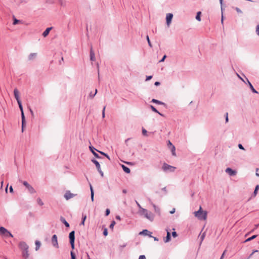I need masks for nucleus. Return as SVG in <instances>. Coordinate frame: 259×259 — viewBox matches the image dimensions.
I'll list each match as a JSON object with an SVG mask.
<instances>
[{"label": "nucleus", "instance_id": "nucleus-1", "mask_svg": "<svg viewBox=\"0 0 259 259\" xmlns=\"http://www.w3.org/2000/svg\"><path fill=\"white\" fill-rule=\"evenodd\" d=\"M141 215H144L145 218L151 222L154 220L155 215L152 212L145 208L141 209V212L139 213Z\"/></svg>", "mask_w": 259, "mask_h": 259}, {"label": "nucleus", "instance_id": "nucleus-2", "mask_svg": "<svg viewBox=\"0 0 259 259\" xmlns=\"http://www.w3.org/2000/svg\"><path fill=\"white\" fill-rule=\"evenodd\" d=\"M195 217L200 220H205L207 218V212L205 211H203L202 207L200 206L198 211L194 212Z\"/></svg>", "mask_w": 259, "mask_h": 259}, {"label": "nucleus", "instance_id": "nucleus-3", "mask_svg": "<svg viewBox=\"0 0 259 259\" xmlns=\"http://www.w3.org/2000/svg\"><path fill=\"white\" fill-rule=\"evenodd\" d=\"M0 235L5 238L13 237L11 233L3 227H0Z\"/></svg>", "mask_w": 259, "mask_h": 259}, {"label": "nucleus", "instance_id": "nucleus-4", "mask_svg": "<svg viewBox=\"0 0 259 259\" xmlns=\"http://www.w3.org/2000/svg\"><path fill=\"white\" fill-rule=\"evenodd\" d=\"M162 169L164 172H174L176 169V167L173 166L168 165L166 163H164L162 166Z\"/></svg>", "mask_w": 259, "mask_h": 259}, {"label": "nucleus", "instance_id": "nucleus-5", "mask_svg": "<svg viewBox=\"0 0 259 259\" xmlns=\"http://www.w3.org/2000/svg\"><path fill=\"white\" fill-rule=\"evenodd\" d=\"M69 238L70 243L72 249L74 248V240H75V232L74 231H71L69 234Z\"/></svg>", "mask_w": 259, "mask_h": 259}, {"label": "nucleus", "instance_id": "nucleus-6", "mask_svg": "<svg viewBox=\"0 0 259 259\" xmlns=\"http://www.w3.org/2000/svg\"><path fill=\"white\" fill-rule=\"evenodd\" d=\"M92 161L95 164L97 168V170L98 171H99V172L101 174V176H103V172L102 171V169H101V166H100V163H99V162L96 160V159H92Z\"/></svg>", "mask_w": 259, "mask_h": 259}, {"label": "nucleus", "instance_id": "nucleus-7", "mask_svg": "<svg viewBox=\"0 0 259 259\" xmlns=\"http://www.w3.org/2000/svg\"><path fill=\"white\" fill-rule=\"evenodd\" d=\"M225 172L230 176H234L237 174V171L230 167H228L225 169Z\"/></svg>", "mask_w": 259, "mask_h": 259}, {"label": "nucleus", "instance_id": "nucleus-8", "mask_svg": "<svg viewBox=\"0 0 259 259\" xmlns=\"http://www.w3.org/2000/svg\"><path fill=\"white\" fill-rule=\"evenodd\" d=\"M75 196V195L71 193L70 191H67L64 195V197L66 200H68L74 197Z\"/></svg>", "mask_w": 259, "mask_h": 259}, {"label": "nucleus", "instance_id": "nucleus-9", "mask_svg": "<svg viewBox=\"0 0 259 259\" xmlns=\"http://www.w3.org/2000/svg\"><path fill=\"white\" fill-rule=\"evenodd\" d=\"M52 245L54 247H55L56 248H58L59 247V245H58V240H57V237L56 235H54L52 236Z\"/></svg>", "mask_w": 259, "mask_h": 259}, {"label": "nucleus", "instance_id": "nucleus-10", "mask_svg": "<svg viewBox=\"0 0 259 259\" xmlns=\"http://www.w3.org/2000/svg\"><path fill=\"white\" fill-rule=\"evenodd\" d=\"M172 17H173V14L171 13H168L166 15V21L167 25L168 26H169L170 24L171 23Z\"/></svg>", "mask_w": 259, "mask_h": 259}, {"label": "nucleus", "instance_id": "nucleus-11", "mask_svg": "<svg viewBox=\"0 0 259 259\" xmlns=\"http://www.w3.org/2000/svg\"><path fill=\"white\" fill-rule=\"evenodd\" d=\"M19 247L22 251L28 250L29 248L28 245L24 242H21L19 243Z\"/></svg>", "mask_w": 259, "mask_h": 259}, {"label": "nucleus", "instance_id": "nucleus-12", "mask_svg": "<svg viewBox=\"0 0 259 259\" xmlns=\"http://www.w3.org/2000/svg\"><path fill=\"white\" fill-rule=\"evenodd\" d=\"M151 204L153 207L155 213L156 214H157V215H160V208L153 203H152Z\"/></svg>", "mask_w": 259, "mask_h": 259}, {"label": "nucleus", "instance_id": "nucleus-13", "mask_svg": "<svg viewBox=\"0 0 259 259\" xmlns=\"http://www.w3.org/2000/svg\"><path fill=\"white\" fill-rule=\"evenodd\" d=\"M152 233L149 231L148 230H143L142 231L140 232L139 233L140 235H147L149 236L150 237H152V236L151 235Z\"/></svg>", "mask_w": 259, "mask_h": 259}, {"label": "nucleus", "instance_id": "nucleus-14", "mask_svg": "<svg viewBox=\"0 0 259 259\" xmlns=\"http://www.w3.org/2000/svg\"><path fill=\"white\" fill-rule=\"evenodd\" d=\"M14 94L15 99H16L18 103L20 102L21 101L20 100L19 95V91L17 89H14Z\"/></svg>", "mask_w": 259, "mask_h": 259}, {"label": "nucleus", "instance_id": "nucleus-15", "mask_svg": "<svg viewBox=\"0 0 259 259\" xmlns=\"http://www.w3.org/2000/svg\"><path fill=\"white\" fill-rule=\"evenodd\" d=\"M258 190H259V185H257L255 187L254 192L252 193V194L251 195L250 198L255 197V196H256V195L257 194Z\"/></svg>", "mask_w": 259, "mask_h": 259}, {"label": "nucleus", "instance_id": "nucleus-16", "mask_svg": "<svg viewBox=\"0 0 259 259\" xmlns=\"http://www.w3.org/2000/svg\"><path fill=\"white\" fill-rule=\"evenodd\" d=\"M90 59L92 61H94L95 60V55L92 47H91L90 50Z\"/></svg>", "mask_w": 259, "mask_h": 259}, {"label": "nucleus", "instance_id": "nucleus-17", "mask_svg": "<svg viewBox=\"0 0 259 259\" xmlns=\"http://www.w3.org/2000/svg\"><path fill=\"white\" fill-rule=\"evenodd\" d=\"M246 80L247 81L248 84L249 85V87L250 89V90L252 91V92L254 93L258 94V92L254 89L252 84L250 83V82L248 80L247 78H246Z\"/></svg>", "mask_w": 259, "mask_h": 259}, {"label": "nucleus", "instance_id": "nucleus-18", "mask_svg": "<svg viewBox=\"0 0 259 259\" xmlns=\"http://www.w3.org/2000/svg\"><path fill=\"white\" fill-rule=\"evenodd\" d=\"M89 148H90V150L91 151V152L93 153V154H94V155L95 157H96L97 158H99V155H98L97 153H96V152H95V150L97 151V149H95L94 147H93V146H90V147H89Z\"/></svg>", "mask_w": 259, "mask_h": 259}, {"label": "nucleus", "instance_id": "nucleus-19", "mask_svg": "<svg viewBox=\"0 0 259 259\" xmlns=\"http://www.w3.org/2000/svg\"><path fill=\"white\" fill-rule=\"evenodd\" d=\"M22 117V132H23L24 131V127L25 125V114H21Z\"/></svg>", "mask_w": 259, "mask_h": 259}, {"label": "nucleus", "instance_id": "nucleus-20", "mask_svg": "<svg viewBox=\"0 0 259 259\" xmlns=\"http://www.w3.org/2000/svg\"><path fill=\"white\" fill-rule=\"evenodd\" d=\"M52 29V27H48L47 28L45 31L44 32L42 33V36L44 37H46L48 36V35L49 34L50 30Z\"/></svg>", "mask_w": 259, "mask_h": 259}, {"label": "nucleus", "instance_id": "nucleus-21", "mask_svg": "<svg viewBox=\"0 0 259 259\" xmlns=\"http://www.w3.org/2000/svg\"><path fill=\"white\" fill-rule=\"evenodd\" d=\"M170 233L168 231H167V234L166 237L164 239V241L165 243L168 242L170 240Z\"/></svg>", "mask_w": 259, "mask_h": 259}, {"label": "nucleus", "instance_id": "nucleus-22", "mask_svg": "<svg viewBox=\"0 0 259 259\" xmlns=\"http://www.w3.org/2000/svg\"><path fill=\"white\" fill-rule=\"evenodd\" d=\"M27 189L30 194H34L36 192L35 189L30 185L27 188Z\"/></svg>", "mask_w": 259, "mask_h": 259}, {"label": "nucleus", "instance_id": "nucleus-23", "mask_svg": "<svg viewBox=\"0 0 259 259\" xmlns=\"http://www.w3.org/2000/svg\"><path fill=\"white\" fill-rule=\"evenodd\" d=\"M37 57V53H31L29 54L28 56V60H32L36 58Z\"/></svg>", "mask_w": 259, "mask_h": 259}, {"label": "nucleus", "instance_id": "nucleus-24", "mask_svg": "<svg viewBox=\"0 0 259 259\" xmlns=\"http://www.w3.org/2000/svg\"><path fill=\"white\" fill-rule=\"evenodd\" d=\"M22 255L25 258V259H28L29 255L28 253V250L22 251Z\"/></svg>", "mask_w": 259, "mask_h": 259}, {"label": "nucleus", "instance_id": "nucleus-25", "mask_svg": "<svg viewBox=\"0 0 259 259\" xmlns=\"http://www.w3.org/2000/svg\"><path fill=\"white\" fill-rule=\"evenodd\" d=\"M90 190H91V200H92V201H93L94 198V192L93 187L91 184H90Z\"/></svg>", "mask_w": 259, "mask_h": 259}, {"label": "nucleus", "instance_id": "nucleus-26", "mask_svg": "<svg viewBox=\"0 0 259 259\" xmlns=\"http://www.w3.org/2000/svg\"><path fill=\"white\" fill-rule=\"evenodd\" d=\"M121 167L125 172L127 174L130 173L131 170L128 167L125 166L124 165H122Z\"/></svg>", "mask_w": 259, "mask_h": 259}, {"label": "nucleus", "instance_id": "nucleus-27", "mask_svg": "<svg viewBox=\"0 0 259 259\" xmlns=\"http://www.w3.org/2000/svg\"><path fill=\"white\" fill-rule=\"evenodd\" d=\"M35 250L37 251L39 249L40 245H41V243L40 241L36 240L35 242Z\"/></svg>", "mask_w": 259, "mask_h": 259}, {"label": "nucleus", "instance_id": "nucleus-28", "mask_svg": "<svg viewBox=\"0 0 259 259\" xmlns=\"http://www.w3.org/2000/svg\"><path fill=\"white\" fill-rule=\"evenodd\" d=\"M171 152L172 155L173 156H176V148L175 146H172V147H169V148Z\"/></svg>", "mask_w": 259, "mask_h": 259}, {"label": "nucleus", "instance_id": "nucleus-29", "mask_svg": "<svg viewBox=\"0 0 259 259\" xmlns=\"http://www.w3.org/2000/svg\"><path fill=\"white\" fill-rule=\"evenodd\" d=\"M61 222L65 225L66 227H69V223L65 220V219L62 217L61 218Z\"/></svg>", "mask_w": 259, "mask_h": 259}, {"label": "nucleus", "instance_id": "nucleus-30", "mask_svg": "<svg viewBox=\"0 0 259 259\" xmlns=\"http://www.w3.org/2000/svg\"><path fill=\"white\" fill-rule=\"evenodd\" d=\"M36 201L37 204L40 206H42L44 204L43 201L40 198H37L36 199Z\"/></svg>", "mask_w": 259, "mask_h": 259}, {"label": "nucleus", "instance_id": "nucleus-31", "mask_svg": "<svg viewBox=\"0 0 259 259\" xmlns=\"http://www.w3.org/2000/svg\"><path fill=\"white\" fill-rule=\"evenodd\" d=\"M256 237H257V235H253L251 237H249V238H247V239H246L244 242H247L250 241L252 240V239L255 238Z\"/></svg>", "mask_w": 259, "mask_h": 259}, {"label": "nucleus", "instance_id": "nucleus-32", "mask_svg": "<svg viewBox=\"0 0 259 259\" xmlns=\"http://www.w3.org/2000/svg\"><path fill=\"white\" fill-rule=\"evenodd\" d=\"M256 252H259V250H253L252 251V253L248 256V257L246 259H250L252 257V255Z\"/></svg>", "mask_w": 259, "mask_h": 259}, {"label": "nucleus", "instance_id": "nucleus-33", "mask_svg": "<svg viewBox=\"0 0 259 259\" xmlns=\"http://www.w3.org/2000/svg\"><path fill=\"white\" fill-rule=\"evenodd\" d=\"M151 102L153 103L158 104H163V103L161 102V101H160L159 100H157L154 99H152Z\"/></svg>", "mask_w": 259, "mask_h": 259}, {"label": "nucleus", "instance_id": "nucleus-34", "mask_svg": "<svg viewBox=\"0 0 259 259\" xmlns=\"http://www.w3.org/2000/svg\"><path fill=\"white\" fill-rule=\"evenodd\" d=\"M200 14H201V12H197L196 16V19L199 21H200V20H201Z\"/></svg>", "mask_w": 259, "mask_h": 259}, {"label": "nucleus", "instance_id": "nucleus-35", "mask_svg": "<svg viewBox=\"0 0 259 259\" xmlns=\"http://www.w3.org/2000/svg\"><path fill=\"white\" fill-rule=\"evenodd\" d=\"M86 215H82V221L80 223V225H84V222H85V220L86 219Z\"/></svg>", "mask_w": 259, "mask_h": 259}, {"label": "nucleus", "instance_id": "nucleus-36", "mask_svg": "<svg viewBox=\"0 0 259 259\" xmlns=\"http://www.w3.org/2000/svg\"><path fill=\"white\" fill-rule=\"evenodd\" d=\"M142 134L144 136H148L147 131L143 127L142 128Z\"/></svg>", "mask_w": 259, "mask_h": 259}, {"label": "nucleus", "instance_id": "nucleus-37", "mask_svg": "<svg viewBox=\"0 0 259 259\" xmlns=\"http://www.w3.org/2000/svg\"><path fill=\"white\" fill-rule=\"evenodd\" d=\"M18 104L19 105V108L21 110V113H24L21 102L18 103Z\"/></svg>", "mask_w": 259, "mask_h": 259}, {"label": "nucleus", "instance_id": "nucleus-38", "mask_svg": "<svg viewBox=\"0 0 259 259\" xmlns=\"http://www.w3.org/2000/svg\"><path fill=\"white\" fill-rule=\"evenodd\" d=\"M146 39L147 40V41H148V45L150 47V48H152V44L150 41V39H149V36L148 35H147L146 36Z\"/></svg>", "mask_w": 259, "mask_h": 259}, {"label": "nucleus", "instance_id": "nucleus-39", "mask_svg": "<svg viewBox=\"0 0 259 259\" xmlns=\"http://www.w3.org/2000/svg\"><path fill=\"white\" fill-rule=\"evenodd\" d=\"M19 22V20H17L15 17H14L13 25H16Z\"/></svg>", "mask_w": 259, "mask_h": 259}, {"label": "nucleus", "instance_id": "nucleus-40", "mask_svg": "<svg viewBox=\"0 0 259 259\" xmlns=\"http://www.w3.org/2000/svg\"><path fill=\"white\" fill-rule=\"evenodd\" d=\"M136 203H137L138 207L139 208V210L138 211V213H140L141 212V209L143 208L141 207L140 204L137 201H136Z\"/></svg>", "mask_w": 259, "mask_h": 259}, {"label": "nucleus", "instance_id": "nucleus-41", "mask_svg": "<svg viewBox=\"0 0 259 259\" xmlns=\"http://www.w3.org/2000/svg\"><path fill=\"white\" fill-rule=\"evenodd\" d=\"M115 224V221L112 222V223H111V224L110 225V226H109L110 228H111L112 229H113Z\"/></svg>", "mask_w": 259, "mask_h": 259}, {"label": "nucleus", "instance_id": "nucleus-42", "mask_svg": "<svg viewBox=\"0 0 259 259\" xmlns=\"http://www.w3.org/2000/svg\"><path fill=\"white\" fill-rule=\"evenodd\" d=\"M150 107H151V108H152V110H153L154 112H156V113H160L159 112H158V111L156 110V109L155 107H154L153 106H150Z\"/></svg>", "mask_w": 259, "mask_h": 259}, {"label": "nucleus", "instance_id": "nucleus-43", "mask_svg": "<svg viewBox=\"0 0 259 259\" xmlns=\"http://www.w3.org/2000/svg\"><path fill=\"white\" fill-rule=\"evenodd\" d=\"M97 89H96V90H95V94H93L92 93H91L90 94V97H91L92 98H93V97L96 95V94H97Z\"/></svg>", "mask_w": 259, "mask_h": 259}, {"label": "nucleus", "instance_id": "nucleus-44", "mask_svg": "<svg viewBox=\"0 0 259 259\" xmlns=\"http://www.w3.org/2000/svg\"><path fill=\"white\" fill-rule=\"evenodd\" d=\"M23 184L26 187V188L30 185L26 181L23 182Z\"/></svg>", "mask_w": 259, "mask_h": 259}, {"label": "nucleus", "instance_id": "nucleus-45", "mask_svg": "<svg viewBox=\"0 0 259 259\" xmlns=\"http://www.w3.org/2000/svg\"><path fill=\"white\" fill-rule=\"evenodd\" d=\"M235 10L237 11V12L238 13H242V11L239 8H238V7H236L235 8Z\"/></svg>", "mask_w": 259, "mask_h": 259}, {"label": "nucleus", "instance_id": "nucleus-46", "mask_svg": "<svg viewBox=\"0 0 259 259\" xmlns=\"http://www.w3.org/2000/svg\"><path fill=\"white\" fill-rule=\"evenodd\" d=\"M60 3V5L61 6H64L65 5L64 0H59Z\"/></svg>", "mask_w": 259, "mask_h": 259}, {"label": "nucleus", "instance_id": "nucleus-47", "mask_svg": "<svg viewBox=\"0 0 259 259\" xmlns=\"http://www.w3.org/2000/svg\"><path fill=\"white\" fill-rule=\"evenodd\" d=\"M205 236V233H203L201 236V242H200V243H202V241L203 240L204 237Z\"/></svg>", "mask_w": 259, "mask_h": 259}, {"label": "nucleus", "instance_id": "nucleus-48", "mask_svg": "<svg viewBox=\"0 0 259 259\" xmlns=\"http://www.w3.org/2000/svg\"><path fill=\"white\" fill-rule=\"evenodd\" d=\"M108 234V231H107V229L106 228L104 229V231H103V235L104 236H107Z\"/></svg>", "mask_w": 259, "mask_h": 259}, {"label": "nucleus", "instance_id": "nucleus-49", "mask_svg": "<svg viewBox=\"0 0 259 259\" xmlns=\"http://www.w3.org/2000/svg\"><path fill=\"white\" fill-rule=\"evenodd\" d=\"M256 33L259 36V25L256 26Z\"/></svg>", "mask_w": 259, "mask_h": 259}, {"label": "nucleus", "instance_id": "nucleus-50", "mask_svg": "<svg viewBox=\"0 0 259 259\" xmlns=\"http://www.w3.org/2000/svg\"><path fill=\"white\" fill-rule=\"evenodd\" d=\"M166 58V55H164L162 57V58L159 61V62H162L164 61L165 58Z\"/></svg>", "mask_w": 259, "mask_h": 259}, {"label": "nucleus", "instance_id": "nucleus-51", "mask_svg": "<svg viewBox=\"0 0 259 259\" xmlns=\"http://www.w3.org/2000/svg\"><path fill=\"white\" fill-rule=\"evenodd\" d=\"M110 210L109 209L107 208L106 210V212H105V214L106 216L108 215L109 214H110Z\"/></svg>", "mask_w": 259, "mask_h": 259}, {"label": "nucleus", "instance_id": "nucleus-52", "mask_svg": "<svg viewBox=\"0 0 259 259\" xmlns=\"http://www.w3.org/2000/svg\"><path fill=\"white\" fill-rule=\"evenodd\" d=\"M71 259H75V255L73 252H71Z\"/></svg>", "mask_w": 259, "mask_h": 259}, {"label": "nucleus", "instance_id": "nucleus-53", "mask_svg": "<svg viewBox=\"0 0 259 259\" xmlns=\"http://www.w3.org/2000/svg\"><path fill=\"white\" fill-rule=\"evenodd\" d=\"M238 148L240 149L244 150L243 146L241 144H238Z\"/></svg>", "mask_w": 259, "mask_h": 259}, {"label": "nucleus", "instance_id": "nucleus-54", "mask_svg": "<svg viewBox=\"0 0 259 259\" xmlns=\"http://www.w3.org/2000/svg\"><path fill=\"white\" fill-rule=\"evenodd\" d=\"M152 78V76H151V75H150V76H147L146 78V81L149 80Z\"/></svg>", "mask_w": 259, "mask_h": 259}, {"label": "nucleus", "instance_id": "nucleus-55", "mask_svg": "<svg viewBox=\"0 0 259 259\" xmlns=\"http://www.w3.org/2000/svg\"><path fill=\"white\" fill-rule=\"evenodd\" d=\"M167 145L169 148V147H172V146H174L170 141H168Z\"/></svg>", "mask_w": 259, "mask_h": 259}, {"label": "nucleus", "instance_id": "nucleus-56", "mask_svg": "<svg viewBox=\"0 0 259 259\" xmlns=\"http://www.w3.org/2000/svg\"><path fill=\"white\" fill-rule=\"evenodd\" d=\"M139 259H146V257L144 255H141L139 256Z\"/></svg>", "mask_w": 259, "mask_h": 259}, {"label": "nucleus", "instance_id": "nucleus-57", "mask_svg": "<svg viewBox=\"0 0 259 259\" xmlns=\"http://www.w3.org/2000/svg\"><path fill=\"white\" fill-rule=\"evenodd\" d=\"M172 236L174 237H176L177 236V234L176 232H172Z\"/></svg>", "mask_w": 259, "mask_h": 259}, {"label": "nucleus", "instance_id": "nucleus-58", "mask_svg": "<svg viewBox=\"0 0 259 259\" xmlns=\"http://www.w3.org/2000/svg\"><path fill=\"white\" fill-rule=\"evenodd\" d=\"M226 252V250H225V251L223 252V254H222V255H221V256L220 259H223V258H224V255H225V254Z\"/></svg>", "mask_w": 259, "mask_h": 259}, {"label": "nucleus", "instance_id": "nucleus-59", "mask_svg": "<svg viewBox=\"0 0 259 259\" xmlns=\"http://www.w3.org/2000/svg\"><path fill=\"white\" fill-rule=\"evenodd\" d=\"M258 170V168H256V173H255V175L259 177V174L257 172V171Z\"/></svg>", "mask_w": 259, "mask_h": 259}, {"label": "nucleus", "instance_id": "nucleus-60", "mask_svg": "<svg viewBox=\"0 0 259 259\" xmlns=\"http://www.w3.org/2000/svg\"><path fill=\"white\" fill-rule=\"evenodd\" d=\"M175 212V208H173L171 211H170V213L173 214Z\"/></svg>", "mask_w": 259, "mask_h": 259}, {"label": "nucleus", "instance_id": "nucleus-61", "mask_svg": "<svg viewBox=\"0 0 259 259\" xmlns=\"http://www.w3.org/2000/svg\"><path fill=\"white\" fill-rule=\"evenodd\" d=\"M228 114H226L225 116L226 122H227L228 121Z\"/></svg>", "mask_w": 259, "mask_h": 259}, {"label": "nucleus", "instance_id": "nucleus-62", "mask_svg": "<svg viewBox=\"0 0 259 259\" xmlns=\"http://www.w3.org/2000/svg\"><path fill=\"white\" fill-rule=\"evenodd\" d=\"M237 75L240 79H241L243 82H245L244 79L238 74H237Z\"/></svg>", "mask_w": 259, "mask_h": 259}, {"label": "nucleus", "instance_id": "nucleus-63", "mask_svg": "<svg viewBox=\"0 0 259 259\" xmlns=\"http://www.w3.org/2000/svg\"><path fill=\"white\" fill-rule=\"evenodd\" d=\"M160 83L158 81H156L155 83H154V84L156 85V86H157V85H160Z\"/></svg>", "mask_w": 259, "mask_h": 259}, {"label": "nucleus", "instance_id": "nucleus-64", "mask_svg": "<svg viewBox=\"0 0 259 259\" xmlns=\"http://www.w3.org/2000/svg\"><path fill=\"white\" fill-rule=\"evenodd\" d=\"M10 192L12 193L13 192V187L12 186H11L10 187Z\"/></svg>", "mask_w": 259, "mask_h": 259}]
</instances>
